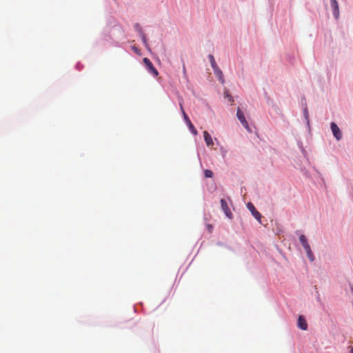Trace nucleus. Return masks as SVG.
I'll return each mask as SVG.
<instances>
[{
	"label": "nucleus",
	"instance_id": "obj_1",
	"mask_svg": "<svg viewBox=\"0 0 353 353\" xmlns=\"http://www.w3.org/2000/svg\"><path fill=\"white\" fill-rule=\"evenodd\" d=\"M180 108H181V112H182L184 120H185V123H187V125H188L190 130L194 135L197 134V130H196V128H194V126L192 123L191 121L190 120L189 117H188L187 114L184 111L183 105H182L181 103H180Z\"/></svg>",
	"mask_w": 353,
	"mask_h": 353
},
{
	"label": "nucleus",
	"instance_id": "obj_2",
	"mask_svg": "<svg viewBox=\"0 0 353 353\" xmlns=\"http://www.w3.org/2000/svg\"><path fill=\"white\" fill-rule=\"evenodd\" d=\"M236 117L239 121L241 122V123L243 125V126L250 131L248 123L247 122L243 112L239 108H237Z\"/></svg>",
	"mask_w": 353,
	"mask_h": 353
},
{
	"label": "nucleus",
	"instance_id": "obj_3",
	"mask_svg": "<svg viewBox=\"0 0 353 353\" xmlns=\"http://www.w3.org/2000/svg\"><path fill=\"white\" fill-rule=\"evenodd\" d=\"M143 63L147 67L148 71L151 72L154 76L157 77L159 74V72L154 67L152 63L150 61V60L148 58H144L143 59Z\"/></svg>",
	"mask_w": 353,
	"mask_h": 353
},
{
	"label": "nucleus",
	"instance_id": "obj_4",
	"mask_svg": "<svg viewBox=\"0 0 353 353\" xmlns=\"http://www.w3.org/2000/svg\"><path fill=\"white\" fill-rule=\"evenodd\" d=\"M221 208H222L223 211L224 212L225 214L226 215V216H228L229 219H232L233 214H232V212L230 211V210L228 205V203L225 199H221Z\"/></svg>",
	"mask_w": 353,
	"mask_h": 353
},
{
	"label": "nucleus",
	"instance_id": "obj_5",
	"mask_svg": "<svg viewBox=\"0 0 353 353\" xmlns=\"http://www.w3.org/2000/svg\"><path fill=\"white\" fill-rule=\"evenodd\" d=\"M331 130L334 137L338 141L341 140L342 138V133L338 125L334 122L331 123Z\"/></svg>",
	"mask_w": 353,
	"mask_h": 353
},
{
	"label": "nucleus",
	"instance_id": "obj_6",
	"mask_svg": "<svg viewBox=\"0 0 353 353\" xmlns=\"http://www.w3.org/2000/svg\"><path fill=\"white\" fill-rule=\"evenodd\" d=\"M247 207L248 210L251 212L252 214L254 216V218L261 222V214L256 210L255 207L253 205L252 203H248L247 204Z\"/></svg>",
	"mask_w": 353,
	"mask_h": 353
},
{
	"label": "nucleus",
	"instance_id": "obj_7",
	"mask_svg": "<svg viewBox=\"0 0 353 353\" xmlns=\"http://www.w3.org/2000/svg\"><path fill=\"white\" fill-rule=\"evenodd\" d=\"M331 7L333 10V14L336 19L339 17V7L336 0H330Z\"/></svg>",
	"mask_w": 353,
	"mask_h": 353
},
{
	"label": "nucleus",
	"instance_id": "obj_8",
	"mask_svg": "<svg viewBox=\"0 0 353 353\" xmlns=\"http://www.w3.org/2000/svg\"><path fill=\"white\" fill-rule=\"evenodd\" d=\"M297 325L298 327L303 330H306L307 328V322L303 316H299Z\"/></svg>",
	"mask_w": 353,
	"mask_h": 353
},
{
	"label": "nucleus",
	"instance_id": "obj_9",
	"mask_svg": "<svg viewBox=\"0 0 353 353\" xmlns=\"http://www.w3.org/2000/svg\"><path fill=\"white\" fill-rule=\"evenodd\" d=\"M203 137H204V139L206 143V145L208 146H212L214 145L212 138L211 137L210 134L207 131L203 132Z\"/></svg>",
	"mask_w": 353,
	"mask_h": 353
},
{
	"label": "nucleus",
	"instance_id": "obj_10",
	"mask_svg": "<svg viewBox=\"0 0 353 353\" xmlns=\"http://www.w3.org/2000/svg\"><path fill=\"white\" fill-rule=\"evenodd\" d=\"M215 75L219 78V81L223 83H224V79H223V74L222 71L219 68V67L213 69Z\"/></svg>",
	"mask_w": 353,
	"mask_h": 353
},
{
	"label": "nucleus",
	"instance_id": "obj_11",
	"mask_svg": "<svg viewBox=\"0 0 353 353\" xmlns=\"http://www.w3.org/2000/svg\"><path fill=\"white\" fill-rule=\"evenodd\" d=\"M299 240L305 250L310 247L305 235L301 234L299 236Z\"/></svg>",
	"mask_w": 353,
	"mask_h": 353
},
{
	"label": "nucleus",
	"instance_id": "obj_12",
	"mask_svg": "<svg viewBox=\"0 0 353 353\" xmlns=\"http://www.w3.org/2000/svg\"><path fill=\"white\" fill-rule=\"evenodd\" d=\"M306 253H307V255L309 258V259L311 261H314V254H312V250L310 248V247L309 248H307L306 250H305Z\"/></svg>",
	"mask_w": 353,
	"mask_h": 353
},
{
	"label": "nucleus",
	"instance_id": "obj_13",
	"mask_svg": "<svg viewBox=\"0 0 353 353\" xmlns=\"http://www.w3.org/2000/svg\"><path fill=\"white\" fill-rule=\"evenodd\" d=\"M209 59H210V61L211 66H212V68L213 69H214V68H217V67H218V66H217V65H216V61H215V60H214V57H213L212 54H210V55H209Z\"/></svg>",
	"mask_w": 353,
	"mask_h": 353
},
{
	"label": "nucleus",
	"instance_id": "obj_14",
	"mask_svg": "<svg viewBox=\"0 0 353 353\" xmlns=\"http://www.w3.org/2000/svg\"><path fill=\"white\" fill-rule=\"evenodd\" d=\"M204 174L206 178H212L213 176V172L210 170H205Z\"/></svg>",
	"mask_w": 353,
	"mask_h": 353
},
{
	"label": "nucleus",
	"instance_id": "obj_15",
	"mask_svg": "<svg viewBox=\"0 0 353 353\" xmlns=\"http://www.w3.org/2000/svg\"><path fill=\"white\" fill-rule=\"evenodd\" d=\"M139 32H140V35L141 37V39L143 41V42L146 44L147 43V39H146V37L145 35V34L142 32V30L140 29L139 30Z\"/></svg>",
	"mask_w": 353,
	"mask_h": 353
},
{
	"label": "nucleus",
	"instance_id": "obj_16",
	"mask_svg": "<svg viewBox=\"0 0 353 353\" xmlns=\"http://www.w3.org/2000/svg\"><path fill=\"white\" fill-rule=\"evenodd\" d=\"M224 95L225 98H228L230 101H233L232 97L229 94L228 91H225L224 92Z\"/></svg>",
	"mask_w": 353,
	"mask_h": 353
},
{
	"label": "nucleus",
	"instance_id": "obj_17",
	"mask_svg": "<svg viewBox=\"0 0 353 353\" xmlns=\"http://www.w3.org/2000/svg\"><path fill=\"white\" fill-rule=\"evenodd\" d=\"M304 113H305V116L306 119H308V112L306 109L304 110Z\"/></svg>",
	"mask_w": 353,
	"mask_h": 353
},
{
	"label": "nucleus",
	"instance_id": "obj_18",
	"mask_svg": "<svg viewBox=\"0 0 353 353\" xmlns=\"http://www.w3.org/2000/svg\"><path fill=\"white\" fill-rule=\"evenodd\" d=\"M350 353H353V346H352V347H350Z\"/></svg>",
	"mask_w": 353,
	"mask_h": 353
},
{
	"label": "nucleus",
	"instance_id": "obj_19",
	"mask_svg": "<svg viewBox=\"0 0 353 353\" xmlns=\"http://www.w3.org/2000/svg\"><path fill=\"white\" fill-rule=\"evenodd\" d=\"M350 288H351V291H352V292L353 294V285H351Z\"/></svg>",
	"mask_w": 353,
	"mask_h": 353
}]
</instances>
